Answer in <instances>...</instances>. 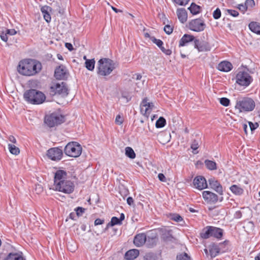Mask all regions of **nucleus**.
Here are the masks:
<instances>
[{
    "label": "nucleus",
    "mask_w": 260,
    "mask_h": 260,
    "mask_svg": "<svg viewBox=\"0 0 260 260\" xmlns=\"http://www.w3.org/2000/svg\"><path fill=\"white\" fill-rule=\"evenodd\" d=\"M213 17L215 19H218L221 17V11L219 8H217L213 12Z\"/></svg>",
    "instance_id": "43"
},
{
    "label": "nucleus",
    "mask_w": 260,
    "mask_h": 260,
    "mask_svg": "<svg viewBox=\"0 0 260 260\" xmlns=\"http://www.w3.org/2000/svg\"><path fill=\"white\" fill-rule=\"evenodd\" d=\"M202 196L205 201L208 204H215L218 202V200L220 202H222L223 199L222 197L219 199L216 194L210 191H203Z\"/></svg>",
    "instance_id": "13"
},
{
    "label": "nucleus",
    "mask_w": 260,
    "mask_h": 260,
    "mask_svg": "<svg viewBox=\"0 0 260 260\" xmlns=\"http://www.w3.org/2000/svg\"><path fill=\"white\" fill-rule=\"evenodd\" d=\"M6 260H24L22 253H10Z\"/></svg>",
    "instance_id": "30"
},
{
    "label": "nucleus",
    "mask_w": 260,
    "mask_h": 260,
    "mask_svg": "<svg viewBox=\"0 0 260 260\" xmlns=\"http://www.w3.org/2000/svg\"><path fill=\"white\" fill-rule=\"evenodd\" d=\"M50 92L52 95L58 94L65 96L68 94V89L63 82L54 83L50 87Z\"/></svg>",
    "instance_id": "8"
},
{
    "label": "nucleus",
    "mask_w": 260,
    "mask_h": 260,
    "mask_svg": "<svg viewBox=\"0 0 260 260\" xmlns=\"http://www.w3.org/2000/svg\"><path fill=\"white\" fill-rule=\"evenodd\" d=\"M144 258L145 260H156V256L152 253H146Z\"/></svg>",
    "instance_id": "41"
},
{
    "label": "nucleus",
    "mask_w": 260,
    "mask_h": 260,
    "mask_svg": "<svg viewBox=\"0 0 260 260\" xmlns=\"http://www.w3.org/2000/svg\"><path fill=\"white\" fill-rule=\"evenodd\" d=\"M209 252L211 256L212 257H215L220 252V248L219 247V246L215 244H213L210 247Z\"/></svg>",
    "instance_id": "31"
},
{
    "label": "nucleus",
    "mask_w": 260,
    "mask_h": 260,
    "mask_svg": "<svg viewBox=\"0 0 260 260\" xmlns=\"http://www.w3.org/2000/svg\"><path fill=\"white\" fill-rule=\"evenodd\" d=\"M194 44V48L197 49L199 52L208 51L211 49L209 43L205 41H200L199 40L195 39Z\"/></svg>",
    "instance_id": "17"
},
{
    "label": "nucleus",
    "mask_w": 260,
    "mask_h": 260,
    "mask_svg": "<svg viewBox=\"0 0 260 260\" xmlns=\"http://www.w3.org/2000/svg\"><path fill=\"white\" fill-rule=\"evenodd\" d=\"M104 222V220L101 219L100 218H97L94 221V224L95 225H101L103 224Z\"/></svg>",
    "instance_id": "58"
},
{
    "label": "nucleus",
    "mask_w": 260,
    "mask_h": 260,
    "mask_svg": "<svg viewBox=\"0 0 260 260\" xmlns=\"http://www.w3.org/2000/svg\"><path fill=\"white\" fill-rule=\"evenodd\" d=\"M111 8L116 13L122 12L121 10L117 9H116V8H115V7H114L113 6L111 7Z\"/></svg>",
    "instance_id": "62"
},
{
    "label": "nucleus",
    "mask_w": 260,
    "mask_h": 260,
    "mask_svg": "<svg viewBox=\"0 0 260 260\" xmlns=\"http://www.w3.org/2000/svg\"><path fill=\"white\" fill-rule=\"evenodd\" d=\"M237 8L243 14H244L247 10V6L245 5V4H239L237 6Z\"/></svg>",
    "instance_id": "47"
},
{
    "label": "nucleus",
    "mask_w": 260,
    "mask_h": 260,
    "mask_svg": "<svg viewBox=\"0 0 260 260\" xmlns=\"http://www.w3.org/2000/svg\"><path fill=\"white\" fill-rule=\"evenodd\" d=\"M23 96L26 102L34 105L42 104L46 100L45 94L36 89H29L26 91Z\"/></svg>",
    "instance_id": "3"
},
{
    "label": "nucleus",
    "mask_w": 260,
    "mask_h": 260,
    "mask_svg": "<svg viewBox=\"0 0 260 260\" xmlns=\"http://www.w3.org/2000/svg\"><path fill=\"white\" fill-rule=\"evenodd\" d=\"M159 48L161 51L167 55H170L172 53L171 50L169 49H166L162 45Z\"/></svg>",
    "instance_id": "50"
},
{
    "label": "nucleus",
    "mask_w": 260,
    "mask_h": 260,
    "mask_svg": "<svg viewBox=\"0 0 260 260\" xmlns=\"http://www.w3.org/2000/svg\"><path fill=\"white\" fill-rule=\"evenodd\" d=\"M255 107V103L252 99L244 97L237 100L235 108L240 113H247L253 111Z\"/></svg>",
    "instance_id": "4"
},
{
    "label": "nucleus",
    "mask_w": 260,
    "mask_h": 260,
    "mask_svg": "<svg viewBox=\"0 0 260 260\" xmlns=\"http://www.w3.org/2000/svg\"><path fill=\"white\" fill-rule=\"evenodd\" d=\"M124 218H125V216H124V214L123 213H121L120 214V218H119V219L122 222V221L124 219Z\"/></svg>",
    "instance_id": "63"
},
{
    "label": "nucleus",
    "mask_w": 260,
    "mask_h": 260,
    "mask_svg": "<svg viewBox=\"0 0 260 260\" xmlns=\"http://www.w3.org/2000/svg\"><path fill=\"white\" fill-rule=\"evenodd\" d=\"M205 165L207 168L210 170H215L217 169L216 163L210 160H206Z\"/></svg>",
    "instance_id": "34"
},
{
    "label": "nucleus",
    "mask_w": 260,
    "mask_h": 260,
    "mask_svg": "<svg viewBox=\"0 0 260 260\" xmlns=\"http://www.w3.org/2000/svg\"><path fill=\"white\" fill-rule=\"evenodd\" d=\"M166 124V119L162 117H160L159 119L156 121L155 123V126L157 128H161L165 126Z\"/></svg>",
    "instance_id": "38"
},
{
    "label": "nucleus",
    "mask_w": 260,
    "mask_h": 260,
    "mask_svg": "<svg viewBox=\"0 0 260 260\" xmlns=\"http://www.w3.org/2000/svg\"><path fill=\"white\" fill-rule=\"evenodd\" d=\"M164 31L167 34L170 35L173 31V28L169 25H166L164 27Z\"/></svg>",
    "instance_id": "48"
},
{
    "label": "nucleus",
    "mask_w": 260,
    "mask_h": 260,
    "mask_svg": "<svg viewBox=\"0 0 260 260\" xmlns=\"http://www.w3.org/2000/svg\"><path fill=\"white\" fill-rule=\"evenodd\" d=\"M193 186L199 190L206 188L208 186L206 179L201 176L196 177L193 180Z\"/></svg>",
    "instance_id": "16"
},
{
    "label": "nucleus",
    "mask_w": 260,
    "mask_h": 260,
    "mask_svg": "<svg viewBox=\"0 0 260 260\" xmlns=\"http://www.w3.org/2000/svg\"><path fill=\"white\" fill-rule=\"evenodd\" d=\"M233 68V66L231 62L227 61H223L220 62L217 66L218 70L224 72L230 71Z\"/></svg>",
    "instance_id": "21"
},
{
    "label": "nucleus",
    "mask_w": 260,
    "mask_h": 260,
    "mask_svg": "<svg viewBox=\"0 0 260 260\" xmlns=\"http://www.w3.org/2000/svg\"><path fill=\"white\" fill-rule=\"evenodd\" d=\"M125 155L131 159H134L136 157V154L134 150L130 147H126L125 149Z\"/></svg>",
    "instance_id": "36"
},
{
    "label": "nucleus",
    "mask_w": 260,
    "mask_h": 260,
    "mask_svg": "<svg viewBox=\"0 0 260 260\" xmlns=\"http://www.w3.org/2000/svg\"><path fill=\"white\" fill-rule=\"evenodd\" d=\"M97 73L102 76H107L116 68V63L112 60L104 58L98 62Z\"/></svg>",
    "instance_id": "2"
},
{
    "label": "nucleus",
    "mask_w": 260,
    "mask_h": 260,
    "mask_svg": "<svg viewBox=\"0 0 260 260\" xmlns=\"http://www.w3.org/2000/svg\"><path fill=\"white\" fill-rule=\"evenodd\" d=\"M177 260H190V258L187 253H183L177 256Z\"/></svg>",
    "instance_id": "40"
},
{
    "label": "nucleus",
    "mask_w": 260,
    "mask_h": 260,
    "mask_svg": "<svg viewBox=\"0 0 260 260\" xmlns=\"http://www.w3.org/2000/svg\"><path fill=\"white\" fill-rule=\"evenodd\" d=\"M54 76L58 80H63L66 77V70L63 66L57 68L54 72Z\"/></svg>",
    "instance_id": "20"
},
{
    "label": "nucleus",
    "mask_w": 260,
    "mask_h": 260,
    "mask_svg": "<svg viewBox=\"0 0 260 260\" xmlns=\"http://www.w3.org/2000/svg\"><path fill=\"white\" fill-rule=\"evenodd\" d=\"M245 5L248 8H252L255 6V2L254 0H246L245 3Z\"/></svg>",
    "instance_id": "46"
},
{
    "label": "nucleus",
    "mask_w": 260,
    "mask_h": 260,
    "mask_svg": "<svg viewBox=\"0 0 260 260\" xmlns=\"http://www.w3.org/2000/svg\"><path fill=\"white\" fill-rule=\"evenodd\" d=\"M209 184L211 188L215 190L220 195H223V188L220 182L214 178L208 180Z\"/></svg>",
    "instance_id": "18"
},
{
    "label": "nucleus",
    "mask_w": 260,
    "mask_h": 260,
    "mask_svg": "<svg viewBox=\"0 0 260 260\" xmlns=\"http://www.w3.org/2000/svg\"><path fill=\"white\" fill-rule=\"evenodd\" d=\"M139 254V251L137 249H133L128 250L125 254V258L127 260H133L135 259Z\"/></svg>",
    "instance_id": "25"
},
{
    "label": "nucleus",
    "mask_w": 260,
    "mask_h": 260,
    "mask_svg": "<svg viewBox=\"0 0 260 260\" xmlns=\"http://www.w3.org/2000/svg\"><path fill=\"white\" fill-rule=\"evenodd\" d=\"M64 121V117L57 113H53L46 115L45 117V123L50 127L60 124Z\"/></svg>",
    "instance_id": "6"
},
{
    "label": "nucleus",
    "mask_w": 260,
    "mask_h": 260,
    "mask_svg": "<svg viewBox=\"0 0 260 260\" xmlns=\"http://www.w3.org/2000/svg\"><path fill=\"white\" fill-rule=\"evenodd\" d=\"M230 101L226 98L220 99V103L223 106L227 107L230 105Z\"/></svg>",
    "instance_id": "42"
},
{
    "label": "nucleus",
    "mask_w": 260,
    "mask_h": 260,
    "mask_svg": "<svg viewBox=\"0 0 260 260\" xmlns=\"http://www.w3.org/2000/svg\"><path fill=\"white\" fill-rule=\"evenodd\" d=\"M188 9L193 15H196L200 13L201 7L194 3H192Z\"/></svg>",
    "instance_id": "33"
},
{
    "label": "nucleus",
    "mask_w": 260,
    "mask_h": 260,
    "mask_svg": "<svg viewBox=\"0 0 260 260\" xmlns=\"http://www.w3.org/2000/svg\"><path fill=\"white\" fill-rule=\"evenodd\" d=\"M41 11L45 21L47 22H49L51 19L50 14V12L51 11V8L48 6H44L41 8Z\"/></svg>",
    "instance_id": "23"
},
{
    "label": "nucleus",
    "mask_w": 260,
    "mask_h": 260,
    "mask_svg": "<svg viewBox=\"0 0 260 260\" xmlns=\"http://www.w3.org/2000/svg\"><path fill=\"white\" fill-rule=\"evenodd\" d=\"M157 240L158 238L155 231H151L147 233L146 244L148 247H153L156 244Z\"/></svg>",
    "instance_id": "15"
},
{
    "label": "nucleus",
    "mask_w": 260,
    "mask_h": 260,
    "mask_svg": "<svg viewBox=\"0 0 260 260\" xmlns=\"http://www.w3.org/2000/svg\"><path fill=\"white\" fill-rule=\"evenodd\" d=\"M227 12L229 14L235 17H237L239 15V12L236 10L228 9L227 10Z\"/></svg>",
    "instance_id": "49"
},
{
    "label": "nucleus",
    "mask_w": 260,
    "mask_h": 260,
    "mask_svg": "<svg viewBox=\"0 0 260 260\" xmlns=\"http://www.w3.org/2000/svg\"><path fill=\"white\" fill-rule=\"evenodd\" d=\"M121 98L122 99H124V100H125L126 103H127L128 102H129L131 99V97L129 95H127L125 93H122Z\"/></svg>",
    "instance_id": "57"
},
{
    "label": "nucleus",
    "mask_w": 260,
    "mask_h": 260,
    "mask_svg": "<svg viewBox=\"0 0 260 260\" xmlns=\"http://www.w3.org/2000/svg\"><path fill=\"white\" fill-rule=\"evenodd\" d=\"M198 142L196 140L193 141L191 144V148L193 150L196 151L199 148Z\"/></svg>",
    "instance_id": "51"
},
{
    "label": "nucleus",
    "mask_w": 260,
    "mask_h": 260,
    "mask_svg": "<svg viewBox=\"0 0 260 260\" xmlns=\"http://www.w3.org/2000/svg\"><path fill=\"white\" fill-rule=\"evenodd\" d=\"M123 122V118L120 115H117L115 118V123L118 125H121Z\"/></svg>",
    "instance_id": "45"
},
{
    "label": "nucleus",
    "mask_w": 260,
    "mask_h": 260,
    "mask_svg": "<svg viewBox=\"0 0 260 260\" xmlns=\"http://www.w3.org/2000/svg\"><path fill=\"white\" fill-rule=\"evenodd\" d=\"M146 235L144 233L137 234L134 238V243L137 247H140L146 243Z\"/></svg>",
    "instance_id": "19"
},
{
    "label": "nucleus",
    "mask_w": 260,
    "mask_h": 260,
    "mask_svg": "<svg viewBox=\"0 0 260 260\" xmlns=\"http://www.w3.org/2000/svg\"><path fill=\"white\" fill-rule=\"evenodd\" d=\"M249 28L252 32L260 35V23L251 22L249 24Z\"/></svg>",
    "instance_id": "29"
},
{
    "label": "nucleus",
    "mask_w": 260,
    "mask_h": 260,
    "mask_svg": "<svg viewBox=\"0 0 260 260\" xmlns=\"http://www.w3.org/2000/svg\"><path fill=\"white\" fill-rule=\"evenodd\" d=\"M86 68L90 71H92L94 69L95 61L94 59H86L85 62Z\"/></svg>",
    "instance_id": "35"
},
{
    "label": "nucleus",
    "mask_w": 260,
    "mask_h": 260,
    "mask_svg": "<svg viewBox=\"0 0 260 260\" xmlns=\"http://www.w3.org/2000/svg\"><path fill=\"white\" fill-rule=\"evenodd\" d=\"M158 179L161 181V182H166L167 181V179H166V177L165 176V175L162 174V173H159L158 174Z\"/></svg>",
    "instance_id": "55"
},
{
    "label": "nucleus",
    "mask_w": 260,
    "mask_h": 260,
    "mask_svg": "<svg viewBox=\"0 0 260 260\" xmlns=\"http://www.w3.org/2000/svg\"><path fill=\"white\" fill-rule=\"evenodd\" d=\"M82 152V147L81 145L77 142L68 143L64 149L65 154L72 157H79L81 154Z\"/></svg>",
    "instance_id": "5"
},
{
    "label": "nucleus",
    "mask_w": 260,
    "mask_h": 260,
    "mask_svg": "<svg viewBox=\"0 0 260 260\" xmlns=\"http://www.w3.org/2000/svg\"><path fill=\"white\" fill-rule=\"evenodd\" d=\"M154 105L153 103L149 102L147 98H144L140 104V111L142 114L148 117Z\"/></svg>",
    "instance_id": "11"
},
{
    "label": "nucleus",
    "mask_w": 260,
    "mask_h": 260,
    "mask_svg": "<svg viewBox=\"0 0 260 260\" xmlns=\"http://www.w3.org/2000/svg\"><path fill=\"white\" fill-rule=\"evenodd\" d=\"M65 46L70 51H72L73 50V45H72V44L70 43H66L65 44Z\"/></svg>",
    "instance_id": "60"
},
{
    "label": "nucleus",
    "mask_w": 260,
    "mask_h": 260,
    "mask_svg": "<svg viewBox=\"0 0 260 260\" xmlns=\"http://www.w3.org/2000/svg\"><path fill=\"white\" fill-rule=\"evenodd\" d=\"M134 203L133 199L132 197H128L127 199V203L129 205H132Z\"/></svg>",
    "instance_id": "61"
},
{
    "label": "nucleus",
    "mask_w": 260,
    "mask_h": 260,
    "mask_svg": "<svg viewBox=\"0 0 260 260\" xmlns=\"http://www.w3.org/2000/svg\"><path fill=\"white\" fill-rule=\"evenodd\" d=\"M6 31L8 34L11 36H13L17 33V31L14 29H8Z\"/></svg>",
    "instance_id": "56"
},
{
    "label": "nucleus",
    "mask_w": 260,
    "mask_h": 260,
    "mask_svg": "<svg viewBox=\"0 0 260 260\" xmlns=\"http://www.w3.org/2000/svg\"><path fill=\"white\" fill-rule=\"evenodd\" d=\"M200 236L203 239H208L211 237V226H207L203 229L200 233Z\"/></svg>",
    "instance_id": "27"
},
{
    "label": "nucleus",
    "mask_w": 260,
    "mask_h": 260,
    "mask_svg": "<svg viewBox=\"0 0 260 260\" xmlns=\"http://www.w3.org/2000/svg\"><path fill=\"white\" fill-rule=\"evenodd\" d=\"M69 180L67 179V173L66 171L62 170H57L55 173L54 178V187L56 186H59L60 184H62L63 182Z\"/></svg>",
    "instance_id": "14"
},
{
    "label": "nucleus",
    "mask_w": 260,
    "mask_h": 260,
    "mask_svg": "<svg viewBox=\"0 0 260 260\" xmlns=\"http://www.w3.org/2000/svg\"><path fill=\"white\" fill-rule=\"evenodd\" d=\"M252 80V77L245 71H239L236 77V82L242 86H248Z\"/></svg>",
    "instance_id": "7"
},
{
    "label": "nucleus",
    "mask_w": 260,
    "mask_h": 260,
    "mask_svg": "<svg viewBox=\"0 0 260 260\" xmlns=\"http://www.w3.org/2000/svg\"><path fill=\"white\" fill-rule=\"evenodd\" d=\"M8 140H9V141L14 144H15L17 142L16 139L13 136H9L8 137Z\"/></svg>",
    "instance_id": "59"
},
{
    "label": "nucleus",
    "mask_w": 260,
    "mask_h": 260,
    "mask_svg": "<svg viewBox=\"0 0 260 260\" xmlns=\"http://www.w3.org/2000/svg\"><path fill=\"white\" fill-rule=\"evenodd\" d=\"M223 235V231L220 228L211 226V237L220 239Z\"/></svg>",
    "instance_id": "26"
},
{
    "label": "nucleus",
    "mask_w": 260,
    "mask_h": 260,
    "mask_svg": "<svg viewBox=\"0 0 260 260\" xmlns=\"http://www.w3.org/2000/svg\"><path fill=\"white\" fill-rule=\"evenodd\" d=\"M230 189L231 192L236 196H241L244 192V190L242 188L237 185H232Z\"/></svg>",
    "instance_id": "28"
},
{
    "label": "nucleus",
    "mask_w": 260,
    "mask_h": 260,
    "mask_svg": "<svg viewBox=\"0 0 260 260\" xmlns=\"http://www.w3.org/2000/svg\"><path fill=\"white\" fill-rule=\"evenodd\" d=\"M83 210H84V209L82 208V207H78L77 209V214H78L79 211H80V212H83Z\"/></svg>",
    "instance_id": "64"
},
{
    "label": "nucleus",
    "mask_w": 260,
    "mask_h": 260,
    "mask_svg": "<svg viewBox=\"0 0 260 260\" xmlns=\"http://www.w3.org/2000/svg\"><path fill=\"white\" fill-rule=\"evenodd\" d=\"M42 69V64L39 61L32 59H25L19 63L17 70L20 74L32 76L36 75Z\"/></svg>",
    "instance_id": "1"
},
{
    "label": "nucleus",
    "mask_w": 260,
    "mask_h": 260,
    "mask_svg": "<svg viewBox=\"0 0 260 260\" xmlns=\"http://www.w3.org/2000/svg\"><path fill=\"white\" fill-rule=\"evenodd\" d=\"M8 149L11 153L16 155H18L20 152L19 149L17 147L13 144H9Z\"/></svg>",
    "instance_id": "37"
},
{
    "label": "nucleus",
    "mask_w": 260,
    "mask_h": 260,
    "mask_svg": "<svg viewBox=\"0 0 260 260\" xmlns=\"http://www.w3.org/2000/svg\"><path fill=\"white\" fill-rule=\"evenodd\" d=\"M172 219L176 222H180L183 220L182 217L178 214L174 215L172 217Z\"/></svg>",
    "instance_id": "53"
},
{
    "label": "nucleus",
    "mask_w": 260,
    "mask_h": 260,
    "mask_svg": "<svg viewBox=\"0 0 260 260\" xmlns=\"http://www.w3.org/2000/svg\"><path fill=\"white\" fill-rule=\"evenodd\" d=\"M249 125L252 131L255 130L258 126V124L257 122L253 123L252 122H249Z\"/></svg>",
    "instance_id": "52"
},
{
    "label": "nucleus",
    "mask_w": 260,
    "mask_h": 260,
    "mask_svg": "<svg viewBox=\"0 0 260 260\" xmlns=\"http://www.w3.org/2000/svg\"><path fill=\"white\" fill-rule=\"evenodd\" d=\"M188 27L191 30L193 31L200 32L205 29L206 24L202 19H195L189 22Z\"/></svg>",
    "instance_id": "9"
},
{
    "label": "nucleus",
    "mask_w": 260,
    "mask_h": 260,
    "mask_svg": "<svg viewBox=\"0 0 260 260\" xmlns=\"http://www.w3.org/2000/svg\"><path fill=\"white\" fill-rule=\"evenodd\" d=\"M174 2L180 6H185L188 4L189 0H173Z\"/></svg>",
    "instance_id": "44"
},
{
    "label": "nucleus",
    "mask_w": 260,
    "mask_h": 260,
    "mask_svg": "<svg viewBox=\"0 0 260 260\" xmlns=\"http://www.w3.org/2000/svg\"><path fill=\"white\" fill-rule=\"evenodd\" d=\"M7 35L8 34L7 33V32H2L1 34V39L4 41V42H7L8 41V36H7Z\"/></svg>",
    "instance_id": "54"
},
{
    "label": "nucleus",
    "mask_w": 260,
    "mask_h": 260,
    "mask_svg": "<svg viewBox=\"0 0 260 260\" xmlns=\"http://www.w3.org/2000/svg\"><path fill=\"white\" fill-rule=\"evenodd\" d=\"M194 40V37L193 36L188 34H185L180 39L179 43V46H185L187 45L188 43Z\"/></svg>",
    "instance_id": "22"
},
{
    "label": "nucleus",
    "mask_w": 260,
    "mask_h": 260,
    "mask_svg": "<svg viewBox=\"0 0 260 260\" xmlns=\"http://www.w3.org/2000/svg\"><path fill=\"white\" fill-rule=\"evenodd\" d=\"M54 189L65 193H71L74 190V184L73 182L69 180L63 182L62 184H60L59 186H56L54 187Z\"/></svg>",
    "instance_id": "10"
},
{
    "label": "nucleus",
    "mask_w": 260,
    "mask_h": 260,
    "mask_svg": "<svg viewBox=\"0 0 260 260\" xmlns=\"http://www.w3.org/2000/svg\"><path fill=\"white\" fill-rule=\"evenodd\" d=\"M150 40L154 44H155L159 48L163 45V42L160 39H157L154 37L150 38Z\"/></svg>",
    "instance_id": "39"
},
{
    "label": "nucleus",
    "mask_w": 260,
    "mask_h": 260,
    "mask_svg": "<svg viewBox=\"0 0 260 260\" xmlns=\"http://www.w3.org/2000/svg\"><path fill=\"white\" fill-rule=\"evenodd\" d=\"M63 155L62 150L58 147H53L47 150V156L54 161H58L62 158Z\"/></svg>",
    "instance_id": "12"
},
{
    "label": "nucleus",
    "mask_w": 260,
    "mask_h": 260,
    "mask_svg": "<svg viewBox=\"0 0 260 260\" xmlns=\"http://www.w3.org/2000/svg\"><path fill=\"white\" fill-rule=\"evenodd\" d=\"M177 15L179 20L184 23L187 21V13L185 9L179 8L177 10Z\"/></svg>",
    "instance_id": "24"
},
{
    "label": "nucleus",
    "mask_w": 260,
    "mask_h": 260,
    "mask_svg": "<svg viewBox=\"0 0 260 260\" xmlns=\"http://www.w3.org/2000/svg\"><path fill=\"white\" fill-rule=\"evenodd\" d=\"M122 222L120 221L118 218L116 217H112L111 221L109 222L106 226L105 230H107L110 226H113L115 225H120Z\"/></svg>",
    "instance_id": "32"
}]
</instances>
